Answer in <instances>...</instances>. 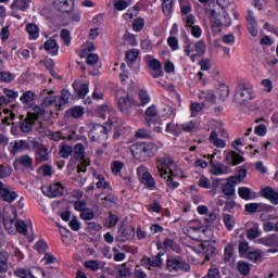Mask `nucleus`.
<instances>
[{
    "mask_svg": "<svg viewBox=\"0 0 278 278\" xmlns=\"http://www.w3.org/2000/svg\"><path fill=\"white\" fill-rule=\"evenodd\" d=\"M3 94L0 97V106L10 105L12 101H16L18 99V91H14L12 89L4 88Z\"/></svg>",
    "mask_w": 278,
    "mask_h": 278,
    "instance_id": "f8f14e48",
    "label": "nucleus"
},
{
    "mask_svg": "<svg viewBox=\"0 0 278 278\" xmlns=\"http://www.w3.org/2000/svg\"><path fill=\"white\" fill-rule=\"evenodd\" d=\"M0 199L7 201V203H14L18 199V193L16 191H10V189L4 188L0 191Z\"/></svg>",
    "mask_w": 278,
    "mask_h": 278,
    "instance_id": "412c9836",
    "label": "nucleus"
},
{
    "mask_svg": "<svg viewBox=\"0 0 278 278\" xmlns=\"http://www.w3.org/2000/svg\"><path fill=\"white\" fill-rule=\"evenodd\" d=\"M0 273H8V254L0 253Z\"/></svg>",
    "mask_w": 278,
    "mask_h": 278,
    "instance_id": "4d7b16f0",
    "label": "nucleus"
},
{
    "mask_svg": "<svg viewBox=\"0 0 278 278\" xmlns=\"http://www.w3.org/2000/svg\"><path fill=\"white\" fill-rule=\"evenodd\" d=\"M68 112L73 118H81V116H84L85 110L83 106H74Z\"/></svg>",
    "mask_w": 278,
    "mask_h": 278,
    "instance_id": "6e6d98bb",
    "label": "nucleus"
},
{
    "mask_svg": "<svg viewBox=\"0 0 278 278\" xmlns=\"http://www.w3.org/2000/svg\"><path fill=\"white\" fill-rule=\"evenodd\" d=\"M53 5L59 12L68 13L75 8L73 0H53Z\"/></svg>",
    "mask_w": 278,
    "mask_h": 278,
    "instance_id": "4468645a",
    "label": "nucleus"
},
{
    "mask_svg": "<svg viewBox=\"0 0 278 278\" xmlns=\"http://www.w3.org/2000/svg\"><path fill=\"white\" fill-rule=\"evenodd\" d=\"M138 55H140V50L138 49H132L126 52L125 58L127 60L128 66H131V64L138 60Z\"/></svg>",
    "mask_w": 278,
    "mask_h": 278,
    "instance_id": "c9c22d12",
    "label": "nucleus"
},
{
    "mask_svg": "<svg viewBox=\"0 0 278 278\" xmlns=\"http://www.w3.org/2000/svg\"><path fill=\"white\" fill-rule=\"evenodd\" d=\"M16 164L24 166V168H31L34 160L30 159L29 155H22L18 159H16Z\"/></svg>",
    "mask_w": 278,
    "mask_h": 278,
    "instance_id": "e433bc0d",
    "label": "nucleus"
},
{
    "mask_svg": "<svg viewBox=\"0 0 278 278\" xmlns=\"http://www.w3.org/2000/svg\"><path fill=\"white\" fill-rule=\"evenodd\" d=\"M73 88H74L75 92H77V94L80 99H84V97H86L88 94V91H89L88 84H83V85L79 86V85L74 83Z\"/></svg>",
    "mask_w": 278,
    "mask_h": 278,
    "instance_id": "f704fd0d",
    "label": "nucleus"
},
{
    "mask_svg": "<svg viewBox=\"0 0 278 278\" xmlns=\"http://www.w3.org/2000/svg\"><path fill=\"white\" fill-rule=\"evenodd\" d=\"M262 236V232L260 231V226L255 225L252 228H249L247 231V238L248 240H255L256 238H260Z\"/></svg>",
    "mask_w": 278,
    "mask_h": 278,
    "instance_id": "a19ab883",
    "label": "nucleus"
},
{
    "mask_svg": "<svg viewBox=\"0 0 278 278\" xmlns=\"http://www.w3.org/2000/svg\"><path fill=\"white\" fill-rule=\"evenodd\" d=\"M217 96L219 101H226L229 97V86L223 84L217 88Z\"/></svg>",
    "mask_w": 278,
    "mask_h": 278,
    "instance_id": "58836bf2",
    "label": "nucleus"
},
{
    "mask_svg": "<svg viewBox=\"0 0 278 278\" xmlns=\"http://www.w3.org/2000/svg\"><path fill=\"white\" fill-rule=\"evenodd\" d=\"M51 154L47 146L39 147L38 150H35V162L36 164H42V162H49Z\"/></svg>",
    "mask_w": 278,
    "mask_h": 278,
    "instance_id": "ddd939ff",
    "label": "nucleus"
},
{
    "mask_svg": "<svg viewBox=\"0 0 278 278\" xmlns=\"http://www.w3.org/2000/svg\"><path fill=\"white\" fill-rule=\"evenodd\" d=\"M141 182L148 190H153L155 188V178H153V175L149 172H144L141 177Z\"/></svg>",
    "mask_w": 278,
    "mask_h": 278,
    "instance_id": "cd10ccee",
    "label": "nucleus"
},
{
    "mask_svg": "<svg viewBox=\"0 0 278 278\" xmlns=\"http://www.w3.org/2000/svg\"><path fill=\"white\" fill-rule=\"evenodd\" d=\"M235 223L236 222L233 220V216H231L229 214L224 215V224H225L226 228L228 229V231L233 230Z\"/></svg>",
    "mask_w": 278,
    "mask_h": 278,
    "instance_id": "052dcab7",
    "label": "nucleus"
},
{
    "mask_svg": "<svg viewBox=\"0 0 278 278\" xmlns=\"http://www.w3.org/2000/svg\"><path fill=\"white\" fill-rule=\"evenodd\" d=\"M70 99H71V92L66 89H63L59 98V106L64 108V105L68 104Z\"/></svg>",
    "mask_w": 278,
    "mask_h": 278,
    "instance_id": "79ce46f5",
    "label": "nucleus"
},
{
    "mask_svg": "<svg viewBox=\"0 0 278 278\" xmlns=\"http://www.w3.org/2000/svg\"><path fill=\"white\" fill-rule=\"evenodd\" d=\"M163 247H165L166 249H172V251H179V243H177L175 240L170 239V238H166L163 242Z\"/></svg>",
    "mask_w": 278,
    "mask_h": 278,
    "instance_id": "8fccbe9b",
    "label": "nucleus"
},
{
    "mask_svg": "<svg viewBox=\"0 0 278 278\" xmlns=\"http://www.w3.org/2000/svg\"><path fill=\"white\" fill-rule=\"evenodd\" d=\"M167 45L172 49V51H178L179 49V39L177 37H168L167 38Z\"/></svg>",
    "mask_w": 278,
    "mask_h": 278,
    "instance_id": "e2e57ef3",
    "label": "nucleus"
},
{
    "mask_svg": "<svg viewBox=\"0 0 278 278\" xmlns=\"http://www.w3.org/2000/svg\"><path fill=\"white\" fill-rule=\"evenodd\" d=\"M15 228L22 236H27V224L23 220L15 222Z\"/></svg>",
    "mask_w": 278,
    "mask_h": 278,
    "instance_id": "69168bd1",
    "label": "nucleus"
},
{
    "mask_svg": "<svg viewBox=\"0 0 278 278\" xmlns=\"http://www.w3.org/2000/svg\"><path fill=\"white\" fill-rule=\"evenodd\" d=\"M184 41V53L187 55V58H190L191 62H195L197 58H201V55H205V51L207 49V46L205 45V41L199 40V41H192L190 37L185 33L182 37Z\"/></svg>",
    "mask_w": 278,
    "mask_h": 278,
    "instance_id": "7ed1b4c3",
    "label": "nucleus"
},
{
    "mask_svg": "<svg viewBox=\"0 0 278 278\" xmlns=\"http://www.w3.org/2000/svg\"><path fill=\"white\" fill-rule=\"evenodd\" d=\"M10 144L11 153H18V151H26V149H29V143L26 140H15Z\"/></svg>",
    "mask_w": 278,
    "mask_h": 278,
    "instance_id": "393cba45",
    "label": "nucleus"
},
{
    "mask_svg": "<svg viewBox=\"0 0 278 278\" xmlns=\"http://www.w3.org/2000/svg\"><path fill=\"white\" fill-rule=\"evenodd\" d=\"M165 131L167 134H173V136H181V131H184L182 124H173L168 123L166 125Z\"/></svg>",
    "mask_w": 278,
    "mask_h": 278,
    "instance_id": "7c9ffc66",
    "label": "nucleus"
},
{
    "mask_svg": "<svg viewBox=\"0 0 278 278\" xmlns=\"http://www.w3.org/2000/svg\"><path fill=\"white\" fill-rule=\"evenodd\" d=\"M29 3H31V0H13L10 8L11 10H20L21 12H27V10H29Z\"/></svg>",
    "mask_w": 278,
    "mask_h": 278,
    "instance_id": "5701e85b",
    "label": "nucleus"
},
{
    "mask_svg": "<svg viewBox=\"0 0 278 278\" xmlns=\"http://www.w3.org/2000/svg\"><path fill=\"white\" fill-rule=\"evenodd\" d=\"M41 190L46 197H49V199H55L64 194V187H62L60 182L42 187Z\"/></svg>",
    "mask_w": 278,
    "mask_h": 278,
    "instance_id": "9d476101",
    "label": "nucleus"
},
{
    "mask_svg": "<svg viewBox=\"0 0 278 278\" xmlns=\"http://www.w3.org/2000/svg\"><path fill=\"white\" fill-rule=\"evenodd\" d=\"M237 270L240 273V275L247 277L251 274V264H249L247 261H239L237 263Z\"/></svg>",
    "mask_w": 278,
    "mask_h": 278,
    "instance_id": "c756f323",
    "label": "nucleus"
},
{
    "mask_svg": "<svg viewBox=\"0 0 278 278\" xmlns=\"http://www.w3.org/2000/svg\"><path fill=\"white\" fill-rule=\"evenodd\" d=\"M29 110H31V112H28L27 116L33 121H38L39 116H45V106H42V104L38 105L34 102Z\"/></svg>",
    "mask_w": 278,
    "mask_h": 278,
    "instance_id": "aec40b11",
    "label": "nucleus"
},
{
    "mask_svg": "<svg viewBox=\"0 0 278 278\" xmlns=\"http://www.w3.org/2000/svg\"><path fill=\"white\" fill-rule=\"evenodd\" d=\"M132 29L134 31H142L144 29V18L138 17L132 21Z\"/></svg>",
    "mask_w": 278,
    "mask_h": 278,
    "instance_id": "13d9d810",
    "label": "nucleus"
},
{
    "mask_svg": "<svg viewBox=\"0 0 278 278\" xmlns=\"http://www.w3.org/2000/svg\"><path fill=\"white\" fill-rule=\"evenodd\" d=\"M108 134H110V128L105 125L96 124L89 131V139L91 142H103L108 140Z\"/></svg>",
    "mask_w": 278,
    "mask_h": 278,
    "instance_id": "6e6552de",
    "label": "nucleus"
},
{
    "mask_svg": "<svg viewBox=\"0 0 278 278\" xmlns=\"http://www.w3.org/2000/svg\"><path fill=\"white\" fill-rule=\"evenodd\" d=\"M247 27L248 31L255 38L257 36V21H255V17L253 16V12L249 11V14L247 16Z\"/></svg>",
    "mask_w": 278,
    "mask_h": 278,
    "instance_id": "a211bd4d",
    "label": "nucleus"
},
{
    "mask_svg": "<svg viewBox=\"0 0 278 278\" xmlns=\"http://www.w3.org/2000/svg\"><path fill=\"white\" fill-rule=\"evenodd\" d=\"M86 155V148L81 143H76L74 148L75 160H84Z\"/></svg>",
    "mask_w": 278,
    "mask_h": 278,
    "instance_id": "ea45409f",
    "label": "nucleus"
},
{
    "mask_svg": "<svg viewBox=\"0 0 278 278\" xmlns=\"http://www.w3.org/2000/svg\"><path fill=\"white\" fill-rule=\"evenodd\" d=\"M118 275L124 278L131 277V267H127V263H124L122 268L118 269Z\"/></svg>",
    "mask_w": 278,
    "mask_h": 278,
    "instance_id": "338daca9",
    "label": "nucleus"
},
{
    "mask_svg": "<svg viewBox=\"0 0 278 278\" xmlns=\"http://www.w3.org/2000/svg\"><path fill=\"white\" fill-rule=\"evenodd\" d=\"M166 268L168 273H190V264L181 256L168 257L166 260Z\"/></svg>",
    "mask_w": 278,
    "mask_h": 278,
    "instance_id": "423d86ee",
    "label": "nucleus"
},
{
    "mask_svg": "<svg viewBox=\"0 0 278 278\" xmlns=\"http://www.w3.org/2000/svg\"><path fill=\"white\" fill-rule=\"evenodd\" d=\"M253 99V89L247 85H239L235 91V101L238 105H247Z\"/></svg>",
    "mask_w": 278,
    "mask_h": 278,
    "instance_id": "0eeeda50",
    "label": "nucleus"
},
{
    "mask_svg": "<svg viewBox=\"0 0 278 278\" xmlns=\"http://www.w3.org/2000/svg\"><path fill=\"white\" fill-rule=\"evenodd\" d=\"M96 179H98V181L96 182V187L98 190H110V184L105 180V177H103V175H97Z\"/></svg>",
    "mask_w": 278,
    "mask_h": 278,
    "instance_id": "4c0bfd02",
    "label": "nucleus"
},
{
    "mask_svg": "<svg viewBox=\"0 0 278 278\" xmlns=\"http://www.w3.org/2000/svg\"><path fill=\"white\" fill-rule=\"evenodd\" d=\"M233 257V245L228 244L224 249V262H231Z\"/></svg>",
    "mask_w": 278,
    "mask_h": 278,
    "instance_id": "5fc2aeb1",
    "label": "nucleus"
},
{
    "mask_svg": "<svg viewBox=\"0 0 278 278\" xmlns=\"http://www.w3.org/2000/svg\"><path fill=\"white\" fill-rule=\"evenodd\" d=\"M263 256H264V252H262L261 250H254L247 254L248 260L250 262H253L254 264H260V262H262Z\"/></svg>",
    "mask_w": 278,
    "mask_h": 278,
    "instance_id": "473e14b6",
    "label": "nucleus"
},
{
    "mask_svg": "<svg viewBox=\"0 0 278 278\" xmlns=\"http://www.w3.org/2000/svg\"><path fill=\"white\" fill-rule=\"evenodd\" d=\"M258 244H263L264 247H278V236L269 235L267 237H263L257 240Z\"/></svg>",
    "mask_w": 278,
    "mask_h": 278,
    "instance_id": "a878e982",
    "label": "nucleus"
},
{
    "mask_svg": "<svg viewBox=\"0 0 278 278\" xmlns=\"http://www.w3.org/2000/svg\"><path fill=\"white\" fill-rule=\"evenodd\" d=\"M222 192L225 197H236V188L227 182L222 186Z\"/></svg>",
    "mask_w": 278,
    "mask_h": 278,
    "instance_id": "09e8293b",
    "label": "nucleus"
},
{
    "mask_svg": "<svg viewBox=\"0 0 278 278\" xmlns=\"http://www.w3.org/2000/svg\"><path fill=\"white\" fill-rule=\"evenodd\" d=\"M123 168H125V163H123L121 161H113L111 163V170H112L113 175H118V173H121V170H123Z\"/></svg>",
    "mask_w": 278,
    "mask_h": 278,
    "instance_id": "603ef678",
    "label": "nucleus"
},
{
    "mask_svg": "<svg viewBox=\"0 0 278 278\" xmlns=\"http://www.w3.org/2000/svg\"><path fill=\"white\" fill-rule=\"evenodd\" d=\"M138 10H140V8H138L136 5L132 8H129L127 10V12L123 14L124 21H127L129 23V21H131L134 18V12H136V14H138Z\"/></svg>",
    "mask_w": 278,
    "mask_h": 278,
    "instance_id": "bf43d9fd",
    "label": "nucleus"
},
{
    "mask_svg": "<svg viewBox=\"0 0 278 278\" xmlns=\"http://www.w3.org/2000/svg\"><path fill=\"white\" fill-rule=\"evenodd\" d=\"M101 201L104 207H114L118 198L114 195V193H109L106 197L102 198Z\"/></svg>",
    "mask_w": 278,
    "mask_h": 278,
    "instance_id": "72a5a7b5",
    "label": "nucleus"
},
{
    "mask_svg": "<svg viewBox=\"0 0 278 278\" xmlns=\"http://www.w3.org/2000/svg\"><path fill=\"white\" fill-rule=\"evenodd\" d=\"M36 99H38V96L31 90L24 91L20 97V101L25 106V110H29L36 103Z\"/></svg>",
    "mask_w": 278,
    "mask_h": 278,
    "instance_id": "9b49d317",
    "label": "nucleus"
},
{
    "mask_svg": "<svg viewBox=\"0 0 278 278\" xmlns=\"http://www.w3.org/2000/svg\"><path fill=\"white\" fill-rule=\"evenodd\" d=\"M175 7V1L170 0L168 2H162V10L165 16H170L173 14V8Z\"/></svg>",
    "mask_w": 278,
    "mask_h": 278,
    "instance_id": "a18cd8bd",
    "label": "nucleus"
},
{
    "mask_svg": "<svg viewBox=\"0 0 278 278\" xmlns=\"http://www.w3.org/2000/svg\"><path fill=\"white\" fill-rule=\"evenodd\" d=\"M199 249H201L202 253L206 255V260H208L210 255H214V253H216V248L210 242L200 243Z\"/></svg>",
    "mask_w": 278,
    "mask_h": 278,
    "instance_id": "2f4dec72",
    "label": "nucleus"
},
{
    "mask_svg": "<svg viewBox=\"0 0 278 278\" xmlns=\"http://www.w3.org/2000/svg\"><path fill=\"white\" fill-rule=\"evenodd\" d=\"M208 140H210L211 144H213L214 147H217L218 149H225V147H227V142H225V140L218 138V132H216V130H213L211 132Z\"/></svg>",
    "mask_w": 278,
    "mask_h": 278,
    "instance_id": "bb28decb",
    "label": "nucleus"
},
{
    "mask_svg": "<svg viewBox=\"0 0 278 278\" xmlns=\"http://www.w3.org/2000/svg\"><path fill=\"white\" fill-rule=\"evenodd\" d=\"M229 0H217L216 2H208L205 12L212 23L213 29H220V27H230L231 17L225 10Z\"/></svg>",
    "mask_w": 278,
    "mask_h": 278,
    "instance_id": "f257e3e1",
    "label": "nucleus"
},
{
    "mask_svg": "<svg viewBox=\"0 0 278 278\" xmlns=\"http://www.w3.org/2000/svg\"><path fill=\"white\" fill-rule=\"evenodd\" d=\"M86 56V64H88V66H94V64L99 62V54L88 53Z\"/></svg>",
    "mask_w": 278,
    "mask_h": 278,
    "instance_id": "0e129e2a",
    "label": "nucleus"
},
{
    "mask_svg": "<svg viewBox=\"0 0 278 278\" xmlns=\"http://www.w3.org/2000/svg\"><path fill=\"white\" fill-rule=\"evenodd\" d=\"M35 123H36V119H33V117H29L27 115V117L22 119V122L20 124L21 132L22 134H29L31 131Z\"/></svg>",
    "mask_w": 278,
    "mask_h": 278,
    "instance_id": "4be33fe9",
    "label": "nucleus"
},
{
    "mask_svg": "<svg viewBox=\"0 0 278 278\" xmlns=\"http://www.w3.org/2000/svg\"><path fill=\"white\" fill-rule=\"evenodd\" d=\"M197 129V124L194 121L186 122L182 124V130L187 134H190V131H194Z\"/></svg>",
    "mask_w": 278,
    "mask_h": 278,
    "instance_id": "774afa93",
    "label": "nucleus"
},
{
    "mask_svg": "<svg viewBox=\"0 0 278 278\" xmlns=\"http://www.w3.org/2000/svg\"><path fill=\"white\" fill-rule=\"evenodd\" d=\"M59 155L63 157V160H68L71 155H73V147L66 144L65 142H61L59 146Z\"/></svg>",
    "mask_w": 278,
    "mask_h": 278,
    "instance_id": "c85d7f7f",
    "label": "nucleus"
},
{
    "mask_svg": "<svg viewBox=\"0 0 278 278\" xmlns=\"http://www.w3.org/2000/svg\"><path fill=\"white\" fill-rule=\"evenodd\" d=\"M211 173L213 175H229V173H231V168L225 164H219V165H215L212 161H211Z\"/></svg>",
    "mask_w": 278,
    "mask_h": 278,
    "instance_id": "b1692460",
    "label": "nucleus"
},
{
    "mask_svg": "<svg viewBox=\"0 0 278 278\" xmlns=\"http://www.w3.org/2000/svg\"><path fill=\"white\" fill-rule=\"evenodd\" d=\"M159 149L153 142H136L130 147L134 159L140 162H148L151 157H155Z\"/></svg>",
    "mask_w": 278,
    "mask_h": 278,
    "instance_id": "f03ea898",
    "label": "nucleus"
},
{
    "mask_svg": "<svg viewBox=\"0 0 278 278\" xmlns=\"http://www.w3.org/2000/svg\"><path fill=\"white\" fill-rule=\"evenodd\" d=\"M200 99H204L207 103H216V94H214V91H202Z\"/></svg>",
    "mask_w": 278,
    "mask_h": 278,
    "instance_id": "49530a36",
    "label": "nucleus"
},
{
    "mask_svg": "<svg viewBox=\"0 0 278 278\" xmlns=\"http://www.w3.org/2000/svg\"><path fill=\"white\" fill-rule=\"evenodd\" d=\"M85 268H88V270H92L93 273H97L99 268H101V265H99V261L90 260L86 261L84 263Z\"/></svg>",
    "mask_w": 278,
    "mask_h": 278,
    "instance_id": "864d4df0",
    "label": "nucleus"
},
{
    "mask_svg": "<svg viewBox=\"0 0 278 278\" xmlns=\"http://www.w3.org/2000/svg\"><path fill=\"white\" fill-rule=\"evenodd\" d=\"M238 194L240 199L243 201H253L255 200V191H253L249 187H239L238 188Z\"/></svg>",
    "mask_w": 278,
    "mask_h": 278,
    "instance_id": "6ab92c4d",
    "label": "nucleus"
},
{
    "mask_svg": "<svg viewBox=\"0 0 278 278\" xmlns=\"http://www.w3.org/2000/svg\"><path fill=\"white\" fill-rule=\"evenodd\" d=\"M162 255H164V253L159 252L155 256L152 257L143 256L141 258V266H144L148 270H151V268H162V265L164 264Z\"/></svg>",
    "mask_w": 278,
    "mask_h": 278,
    "instance_id": "1a4fd4ad",
    "label": "nucleus"
},
{
    "mask_svg": "<svg viewBox=\"0 0 278 278\" xmlns=\"http://www.w3.org/2000/svg\"><path fill=\"white\" fill-rule=\"evenodd\" d=\"M225 162L230 166H238V164H242V162H244V156L238 154L236 151H230L226 154Z\"/></svg>",
    "mask_w": 278,
    "mask_h": 278,
    "instance_id": "f3484780",
    "label": "nucleus"
},
{
    "mask_svg": "<svg viewBox=\"0 0 278 278\" xmlns=\"http://www.w3.org/2000/svg\"><path fill=\"white\" fill-rule=\"evenodd\" d=\"M117 108L124 116H129L131 114V110H134V105L136 102L132 98L129 97V93L123 89H118L115 92Z\"/></svg>",
    "mask_w": 278,
    "mask_h": 278,
    "instance_id": "39448f33",
    "label": "nucleus"
},
{
    "mask_svg": "<svg viewBox=\"0 0 278 278\" xmlns=\"http://www.w3.org/2000/svg\"><path fill=\"white\" fill-rule=\"evenodd\" d=\"M15 77L16 76L10 72H0V84H12Z\"/></svg>",
    "mask_w": 278,
    "mask_h": 278,
    "instance_id": "37998d69",
    "label": "nucleus"
},
{
    "mask_svg": "<svg viewBox=\"0 0 278 278\" xmlns=\"http://www.w3.org/2000/svg\"><path fill=\"white\" fill-rule=\"evenodd\" d=\"M26 31L30 36L31 40H37V38L39 36L38 35V31H39L38 25H36V24H28L26 26Z\"/></svg>",
    "mask_w": 278,
    "mask_h": 278,
    "instance_id": "c03bdc74",
    "label": "nucleus"
},
{
    "mask_svg": "<svg viewBox=\"0 0 278 278\" xmlns=\"http://www.w3.org/2000/svg\"><path fill=\"white\" fill-rule=\"evenodd\" d=\"M148 66L154 71L151 73L152 77L154 79H157L160 77H164V70H162V62L157 59H152L149 61Z\"/></svg>",
    "mask_w": 278,
    "mask_h": 278,
    "instance_id": "2eb2a0df",
    "label": "nucleus"
},
{
    "mask_svg": "<svg viewBox=\"0 0 278 278\" xmlns=\"http://www.w3.org/2000/svg\"><path fill=\"white\" fill-rule=\"evenodd\" d=\"M257 212L264 214L265 212H277V208L270 204L257 203Z\"/></svg>",
    "mask_w": 278,
    "mask_h": 278,
    "instance_id": "3c124183",
    "label": "nucleus"
},
{
    "mask_svg": "<svg viewBox=\"0 0 278 278\" xmlns=\"http://www.w3.org/2000/svg\"><path fill=\"white\" fill-rule=\"evenodd\" d=\"M81 220H92L94 218V211L91 208H86L80 213Z\"/></svg>",
    "mask_w": 278,
    "mask_h": 278,
    "instance_id": "680f3d73",
    "label": "nucleus"
},
{
    "mask_svg": "<svg viewBox=\"0 0 278 278\" xmlns=\"http://www.w3.org/2000/svg\"><path fill=\"white\" fill-rule=\"evenodd\" d=\"M156 168V175L162 177V179H166L167 175L177 177V164H175V161L168 155L157 159Z\"/></svg>",
    "mask_w": 278,
    "mask_h": 278,
    "instance_id": "20e7f679",
    "label": "nucleus"
},
{
    "mask_svg": "<svg viewBox=\"0 0 278 278\" xmlns=\"http://www.w3.org/2000/svg\"><path fill=\"white\" fill-rule=\"evenodd\" d=\"M42 49V47L40 48ZM43 49L47 51V53H50V55L55 56L58 55L60 51V46L58 45V40L53 38H49L45 43H43Z\"/></svg>",
    "mask_w": 278,
    "mask_h": 278,
    "instance_id": "dca6fc26",
    "label": "nucleus"
},
{
    "mask_svg": "<svg viewBox=\"0 0 278 278\" xmlns=\"http://www.w3.org/2000/svg\"><path fill=\"white\" fill-rule=\"evenodd\" d=\"M139 100L142 108H144V105H148V103H151V97L149 96V92L144 89L139 90Z\"/></svg>",
    "mask_w": 278,
    "mask_h": 278,
    "instance_id": "de8ad7c7",
    "label": "nucleus"
}]
</instances>
